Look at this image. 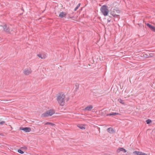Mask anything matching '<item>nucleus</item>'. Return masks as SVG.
Wrapping results in <instances>:
<instances>
[{"label":"nucleus","instance_id":"obj_1","mask_svg":"<svg viewBox=\"0 0 155 155\" xmlns=\"http://www.w3.org/2000/svg\"><path fill=\"white\" fill-rule=\"evenodd\" d=\"M65 95L62 93H59L57 96V100L59 103L61 105L63 106L64 103V98Z\"/></svg>","mask_w":155,"mask_h":155},{"label":"nucleus","instance_id":"obj_2","mask_svg":"<svg viewBox=\"0 0 155 155\" xmlns=\"http://www.w3.org/2000/svg\"><path fill=\"white\" fill-rule=\"evenodd\" d=\"M120 13L119 10H117V8H111L110 10V14L114 17L117 18L118 19L120 18V16L118 14Z\"/></svg>","mask_w":155,"mask_h":155},{"label":"nucleus","instance_id":"obj_3","mask_svg":"<svg viewBox=\"0 0 155 155\" xmlns=\"http://www.w3.org/2000/svg\"><path fill=\"white\" fill-rule=\"evenodd\" d=\"M102 13L104 16L107 15L109 11L108 9V7L106 5L102 6L100 9Z\"/></svg>","mask_w":155,"mask_h":155},{"label":"nucleus","instance_id":"obj_4","mask_svg":"<svg viewBox=\"0 0 155 155\" xmlns=\"http://www.w3.org/2000/svg\"><path fill=\"white\" fill-rule=\"evenodd\" d=\"M55 113L53 110H50L46 111L41 115L42 117H47L48 116H51Z\"/></svg>","mask_w":155,"mask_h":155},{"label":"nucleus","instance_id":"obj_5","mask_svg":"<svg viewBox=\"0 0 155 155\" xmlns=\"http://www.w3.org/2000/svg\"><path fill=\"white\" fill-rule=\"evenodd\" d=\"M3 28L4 31L5 32H7L8 33H10V31L12 30L10 28L9 26H7L6 25H5L3 26Z\"/></svg>","mask_w":155,"mask_h":155},{"label":"nucleus","instance_id":"obj_6","mask_svg":"<svg viewBox=\"0 0 155 155\" xmlns=\"http://www.w3.org/2000/svg\"><path fill=\"white\" fill-rule=\"evenodd\" d=\"M20 130H23L25 132H29L31 131V129L29 127H20Z\"/></svg>","mask_w":155,"mask_h":155},{"label":"nucleus","instance_id":"obj_7","mask_svg":"<svg viewBox=\"0 0 155 155\" xmlns=\"http://www.w3.org/2000/svg\"><path fill=\"white\" fill-rule=\"evenodd\" d=\"M134 154H136L137 155H148V154L138 151H135L133 152Z\"/></svg>","mask_w":155,"mask_h":155},{"label":"nucleus","instance_id":"obj_8","mask_svg":"<svg viewBox=\"0 0 155 155\" xmlns=\"http://www.w3.org/2000/svg\"><path fill=\"white\" fill-rule=\"evenodd\" d=\"M146 25L151 30L155 32V27L154 26L152 25L149 23L147 24Z\"/></svg>","mask_w":155,"mask_h":155},{"label":"nucleus","instance_id":"obj_9","mask_svg":"<svg viewBox=\"0 0 155 155\" xmlns=\"http://www.w3.org/2000/svg\"><path fill=\"white\" fill-rule=\"evenodd\" d=\"M150 53L148 52L149 58L155 57V51H152Z\"/></svg>","mask_w":155,"mask_h":155},{"label":"nucleus","instance_id":"obj_10","mask_svg":"<svg viewBox=\"0 0 155 155\" xmlns=\"http://www.w3.org/2000/svg\"><path fill=\"white\" fill-rule=\"evenodd\" d=\"M31 72L30 70L28 69H25L24 70V73L25 75H28Z\"/></svg>","mask_w":155,"mask_h":155},{"label":"nucleus","instance_id":"obj_11","mask_svg":"<svg viewBox=\"0 0 155 155\" xmlns=\"http://www.w3.org/2000/svg\"><path fill=\"white\" fill-rule=\"evenodd\" d=\"M117 151L118 152H119L121 151H123L124 153H126L127 152V150L124 148L122 147H120L118 148L117 150Z\"/></svg>","mask_w":155,"mask_h":155},{"label":"nucleus","instance_id":"obj_12","mask_svg":"<svg viewBox=\"0 0 155 155\" xmlns=\"http://www.w3.org/2000/svg\"><path fill=\"white\" fill-rule=\"evenodd\" d=\"M66 13L63 12H61L60 13L59 15V17L61 18H63L65 17L66 15Z\"/></svg>","mask_w":155,"mask_h":155},{"label":"nucleus","instance_id":"obj_13","mask_svg":"<svg viewBox=\"0 0 155 155\" xmlns=\"http://www.w3.org/2000/svg\"><path fill=\"white\" fill-rule=\"evenodd\" d=\"M93 108V106L92 105H90L86 107L84 110L87 111H90Z\"/></svg>","mask_w":155,"mask_h":155},{"label":"nucleus","instance_id":"obj_14","mask_svg":"<svg viewBox=\"0 0 155 155\" xmlns=\"http://www.w3.org/2000/svg\"><path fill=\"white\" fill-rule=\"evenodd\" d=\"M119 114L118 113L112 112L111 113L107 114V116H114L116 115H118Z\"/></svg>","mask_w":155,"mask_h":155},{"label":"nucleus","instance_id":"obj_15","mask_svg":"<svg viewBox=\"0 0 155 155\" xmlns=\"http://www.w3.org/2000/svg\"><path fill=\"white\" fill-rule=\"evenodd\" d=\"M45 125H51L52 126H55V125L53 123H51V122H47L45 124Z\"/></svg>","mask_w":155,"mask_h":155},{"label":"nucleus","instance_id":"obj_16","mask_svg":"<svg viewBox=\"0 0 155 155\" xmlns=\"http://www.w3.org/2000/svg\"><path fill=\"white\" fill-rule=\"evenodd\" d=\"M38 56L41 58H45L46 57V55H42L41 54H39L37 55Z\"/></svg>","mask_w":155,"mask_h":155},{"label":"nucleus","instance_id":"obj_17","mask_svg":"<svg viewBox=\"0 0 155 155\" xmlns=\"http://www.w3.org/2000/svg\"><path fill=\"white\" fill-rule=\"evenodd\" d=\"M142 56L146 58H149L148 53H147L143 54Z\"/></svg>","mask_w":155,"mask_h":155},{"label":"nucleus","instance_id":"obj_18","mask_svg":"<svg viewBox=\"0 0 155 155\" xmlns=\"http://www.w3.org/2000/svg\"><path fill=\"white\" fill-rule=\"evenodd\" d=\"M107 130L108 132L111 133L114 131V130L111 127H110L107 129Z\"/></svg>","mask_w":155,"mask_h":155},{"label":"nucleus","instance_id":"obj_19","mask_svg":"<svg viewBox=\"0 0 155 155\" xmlns=\"http://www.w3.org/2000/svg\"><path fill=\"white\" fill-rule=\"evenodd\" d=\"M78 127L82 130H84L85 129V127L81 124H78Z\"/></svg>","mask_w":155,"mask_h":155},{"label":"nucleus","instance_id":"obj_20","mask_svg":"<svg viewBox=\"0 0 155 155\" xmlns=\"http://www.w3.org/2000/svg\"><path fill=\"white\" fill-rule=\"evenodd\" d=\"M152 121L150 119H147L146 120V122L147 124H149Z\"/></svg>","mask_w":155,"mask_h":155},{"label":"nucleus","instance_id":"obj_21","mask_svg":"<svg viewBox=\"0 0 155 155\" xmlns=\"http://www.w3.org/2000/svg\"><path fill=\"white\" fill-rule=\"evenodd\" d=\"M118 101L122 104H124V102H123V101L121 99H119L118 100Z\"/></svg>","mask_w":155,"mask_h":155},{"label":"nucleus","instance_id":"obj_22","mask_svg":"<svg viewBox=\"0 0 155 155\" xmlns=\"http://www.w3.org/2000/svg\"><path fill=\"white\" fill-rule=\"evenodd\" d=\"M18 151L19 153H20L21 154H23L24 153V152L21 149H19L18 150Z\"/></svg>","mask_w":155,"mask_h":155},{"label":"nucleus","instance_id":"obj_23","mask_svg":"<svg viewBox=\"0 0 155 155\" xmlns=\"http://www.w3.org/2000/svg\"><path fill=\"white\" fill-rule=\"evenodd\" d=\"M76 89H78L79 87V85L78 84H75Z\"/></svg>","mask_w":155,"mask_h":155},{"label":"nucleus","instance_id":"obj_24","mask_svg":"<svg viewBox=\"0 0 155 155\" xmlns=\"http://www.w3.org/2000/svg\"><path fill=\"white\" fill-rule=\"evenodd\" d=\"M5 122L4 121H2L1 122V121H0V125H2L3 124H5Z\"/></svg>","mask_w":155,"mask_h":155},{"label":"nucleus","instance_id":"obj_25","mask_svg":"<svg viewBox=\"0 0 155 155\" xmlns=\"http://www.w3.org/2000/svg\"><path fill=\"white\" fill-rule=\"evenodd\" d=\"M78 8L77 6H76V7L74 8V11H76L77 10Z\"/></svg>","mask_w":155,"mask_h":155},{"label":"nucleus","instance_id":"obj_26","mask_svg":"<svg viewBox=\"0 0 155 155\" xmlns=\"http://www.w3.org/2000/svg\"><path fill=\"white\" fill-rule=\"evenodd\" d=\"M80 5H81L80 3H79V4H78L77 5V6L78 8H79V7H80Z\"/></svg>","mask_w":155,"mask_h":155},{"label":"nucleus","instance_id":"obj_27","mask_svg":"<svg viewBox=\"0 0 155 155\" xmlns=\"http://www.w3.org/2000/svg\"><path fill=\"white\" fill-rule=\"evenodd\" d=\"M23 148H24L25 149H27V147H25V146H24V147H22Z\"/></svg>","mask_w":155,"mask_h":155},{"label":"nucleus","instance_id":"obj_28","mask_svg":"<svg viewBox=\"0 0 155 155\" xmlns=\"http://www.w3.org/2000/svg\"><path fill=\"white\" fill-rule=\"evenodd\" d=\"M107 21L108 22H110V21L108 19L107 20Z\"/></svg>","mask_w":155,"mask_h":155},{"label":"nucleus","instance_id":"obj_29","mask_svg":"<svg viewBox=\"0 0 155 155\" xmlns=\"http://www.w3.org/2000/svg\"><path fill=\"white\" fill-rule=\"evenodd\" d=\"M73 17H73H73H70V18H73Z\"/></svg>","mask_w":155,"mask_h":155},{"label":"nucleus","instance_id":"obj_30","mask_svg":"<svg viewBox=\"0 0 155 155\" xmlns=\"http://www.w3.org/2000/svg\"><path fill=\"white\" fill-rule=\"evenodd\" d=\"M106 155H110V154H109V155L108 154H107V155L106 154Z\"/></svg>","mask_w":155,"mask_h":155}]
</instances>
